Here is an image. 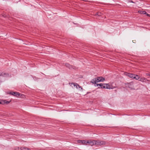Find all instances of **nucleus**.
<instances>
[{"label":"nucleus","instance_id":"aec40b11","mask_svg":"<svg viewBox=\"0 0 150 150\" xmlns=\"http://www.w3.org/2000/svg\"><path fill=\"white\" fill-rule=\"evenodd\" d=\"M100 14H101L100 13H97V16H101Z\"/></svg>","mask_w":150,"mask_h":150},{"label":"nucleus","instance_id":"dca6fc26","mask_svg":"<svg viewBox=\"0 0 150 150\" xmlns=\"http://www.w3.org/2000/svg\"><path fill=\"white\" fill-rule=\"evenodd\" d=\"M5 100H2L0 101V104H5Z\"/></svg>","mask_w":150,"mask_h":150},{"label":"nucleus","instance_id":"9b49d317","mask_svg":"<svg viewBox=\"0 0 150 150\" xmlns=\"http://www.w3.org/2000/svg\"><path fill=\"white\" fill-rule=\"evenodd\" d=\"M105 85V86L106 88L108 89H110V88H111L110 86V85L108 84L107 83H104V84Z\"/></svg>","mask_w":150,"mask_h":150},{"label":"nucleus","instance_id":"f257e3e1","mask_svg":"<svg viewBox=\"0 0 150 150\" xmlns=\"http://www.w3.org/2000/svg\"><path fill=\"white\" fill-rule=\"evenodd\" d=\"M105 80V78L102 76H99L92 79L91 82L94 84L99 82H103Z\"/></svg>","mask_w":150,"mask_h":150},{"label":"nucleus","instance_id":"393cba45","mask_svg":"<svg viewBox=\"0 0 150 150\" xmlns=\"http://www.w3.org/2000/svg\"><path fill=\"white\" fill-rule=\"evenodd\" d=\"M77 141H85V140H78Z\"/></svg>","mask_w":150,"mask_h":150},{"label":"nucleus","instance_id":"4468645a","mask_svg":"<svg viewBox=\"0 0 150 150\" xmlns=\"http://www.w3.org/2000/svg\"><path fill=\"white\" fill-rule=\"evenodd\" d=\"M19 150H30V149L27 148L21 147L19 149Z\"/></svg>","mask_w":150,"mask_h":150},{"label":"nucleus","instance_id":"ddd939ff","mask_svg":"<svg viewBox=\"0 0 150 150\" xmlns=\"http://www.w3.org/2000/svg\"><path fill=\"white\" fill-rule=\"evenodd\" d=\"M138 12L139 13H140V14H143L146 15V14H147L146 12L145 11H138Z\"/></svg>","mask_w":150,"mask_h":150},{"label":"nucleus","instance_id":"412c9836","mask_svg":"<svg viewBox=\"0 0 150 150\" xmlns=\"http://www.w3.org/2000/svg\"><path fill=\"white\" fill-rule=\"evenodd\" d=\"M146 75L147 76H150V73H146Z\"/></svg>","mask_w":150,"mask_h":150},{"label":"nucleus","instance_id":"5701e85b","mask_svg":"<svg viewBox=\"0 0 150 150\" xmlns=\"http://www.w3.org/2000/svg\"><path fill=\"white\" fill-rule=\"evenodd\" d=\"M22 96V98H24L25 97V95H21V96Z\"/></svg>","mask_w":150,"mask_h":150},{"label":"nucleus","instance_id":"a211bd4d","mask_svg":"<svg viewBox=\"0 0 150 150\" xmlns=\"http://www.w3.org/2000/svg\"><path fill=\"white\" fill-rule=\"evenodd\" d=\"M103 85L101 87H100L101 88H106L105 85L104 84V83H103Z\"/></svg>","mask_w":150,"mask_h":150},{"label":"nucleus","instance_id":"4be33fe9","mask_svg":"<svg viewBox=\"0 0 150 150\" xmlns=\"http://www.w3.org/2000/svg\"><path fill=\"white\" fill-rule=\"evenodd\" d=\"M110 87H111V88H111V89H113V88H115V86H110Z\"/></svg>","mask_w":150,"mask_h":150},{"label":"nucleus","instance_id":"f3484780","mask_svg":"<svg viewBox=\"0 0 150 150\" xmlns=\"http://www.w3.org/2000/svg\"><path fill=\"white\" fill-rule=\"evenodd\" d=\"M5 104H8L11 101H7L6 100H5Z\"/></svg>","mask_w":150,"mask_h":150},{"label":"nucleus","instance_id":"6ab92c4d","mask_svg":"<svg viewBox=\"0 0 150 150\" xmlns=\"http://www.w3.org/2000/svg\"><path fill=\"white\" fill-rule=\"evenodd\" d=\"M128 2H130V3H135L134 2H133L132 0H129Z\"/></svg>","mask_w":150,"mask_h":150},{"label":"nucleus","instance_id":"b1692460","mask_svg":"<svg viewBox=\"0 0 150 150\" xmlns=\"http://www.w3.org/2000/svg\"><path fill=\"white\" fill-rule=\"evenodd\" d=\"M146 15H147V16H149L150 17V14H148L147 13Z\"/></svg>","mask_w":150,"mask_h":150},{"label":"nucleus","instance_id":"9d476101","mask_svg":"<svg viewBox=\"0 0 150 150\" xmlns=\"http://www.w3.org/2000/svg\"><path fill=\"white\" fill-rule=\"evenodd\" d=\"M73 84L74 85V86H76V87L77 89H79L81 88V89H83L82 87L78 84L77 83H73Z\"/></svg>","mask_w":150,"mask_h":150},{"label":"nucleus","instance_id":"423d86ee","mask_svg":"<svg viewBox=\"0 0 150 150\" xmlns=\"http://www.w3.org/2000/svg\"><path fill=\"white\" fill-rule=\"evenodd\" d=\"M126 85L129 88L132 89L134 87V83L133 82H131L130 83H127L126 84Z\"/></svg>","mask_w":150,"mask_h":150},{"label":"nucleus","instance_id":"39448f33","mask_svg":"<svg viewBox=\"0 0 150 150\" xmlns=\"http://www.w3.org/2000/svg\"><path fill=\"white\" fill-rule=\"evenodd\" d=\"M9 94L17 97H19L21 95L20 93L19 92H10Z\"/></svg>","mask_w":150,"mask_h":150},{"label":"nucleus","instance_id":"1a4fd4ad","mask_svg":"<svg viewBox=\"0 0 150 150\" xmlns=\"http://www.w3.org/2000/svg\"><path fill=\"white\" fill-rule=\"evenodd\" d=\"M3 76L4 77H8L9 76V74L7 73H4L3 72L0 73V76Z\"/></svg>","mask_w":150,"mask_h":150},{"label":"nucleus","instance_id":"f8f14e48","mask_svg":"<svg viewBox=\"0 0 150 150\" xmlns=\"http://www.w3.org/2000/svg\"><path fill=\"white\" fill-rule=\"evenodd\" d=\"M134 77L133 79L139 80V79H140V78L139 77V76L137 75L134 74Z\"/></svg>","mask_w":150,"mask_h":150},{"label":"nucleus","instance_id":"20e7f679","mask_svg":"<svg viewBox=\"0 0 150 150\" xmlns=\"http://www.w3.org/2000/svg\"><path fill=\"white\" fill-rule=\"evenodd\" d=\"M139 81L142 82L146 83H148L150 82L149 80L147 79L146 78L144 77H141Z\"/></svg>","mask_w":150,"mask_h":150},{"label":"nucleus","instance_id":"2eb2a0df","mask_svg":"<svg viewBox=\"0 0 150 150\" xmlns=\"http://www.w3.org/2000/svg\"><path fill=\"white\" fill-rule=\"evenodd\" d=\"M95 86H99L100 87L101 86L103 85V83H95Z\"/></svg>","mask_w":150,"mask_h":150},{"label":"nucleus","instance_id":"bb28decb","mask_svg":"<svg viewBox=\"0 0 150 150\" xmlns=\"http://www.w3.org/2000/svg\"><path fill=\"white\" fill-rule=\"evenodd\" d=\"M133 41L134 43H135V41H136L135 40H133Z\"/></svg>","mask_w":150,"mask_h":150},{"label":"nucleus","instance_id":"0eeeda50","mask_svg":"<svg viewBox=\"0 0 150 150\" xmlns=\"http://www.w3.org/2000/svg\"><path fill=\"white\" fill-rule=\"evenodd\" d=\"M65 66L70 69H74L75 67L68 63L65 64Z\"/></svg>","mask_w":150,"mask_h":150},{"label":"nucleus","instance_id":"7ed1b4c3","mask_svg":"<svg viewBox=\"0 0 150 150\" xmlns=\"http://www.w3.org/2000/svg\"><path fill=\"white\" fill-rule=\"evenodd\" d=\"M95 142V145H103L105 144V141H94Z\"/></svg>","mask_w":150,"mask_h":150},{"label":"nucleus","instance_id":"a878e982","mask_svg":"<svg viewBox=\"0 0 150 150\" xmlns=\"http://www.w3.org/2000/svg\"><path fill=\"white\" fill-rule=\"evenodd\" d=\"M133 41L134 43H135V41H136L135 40H133Z\"/></svg>","mask_w":150,"mask_h":150},{"label":"nucleus","instance_id":"6e6552de","mask_svg":"<svg viewBox=\"0 0 150 150\" xmlns=\"http://www.w3.org/2000/svg\"><path fill=\"white\" fill-rule=\"evenodd\" d=\"M126 75L128 76L131 79H133L134 77V74H132L130 73H127Z\"/></svg>","mask_w":150,"mask_h":150},{"label":"nucleus","instance_id":"f03ea898","mask_svg":"<svg viewBox=\"0 0 150 150\" xmlns=\"http://www.w3.org/2000/svg\"><path fill=\"white\" fill-rule=\"evenodd\" d=\"M81 144L93 146L95 145V142L94 141H79Z\"/></svg>","mask_w":150,"mask_h":150}]
</instances>
